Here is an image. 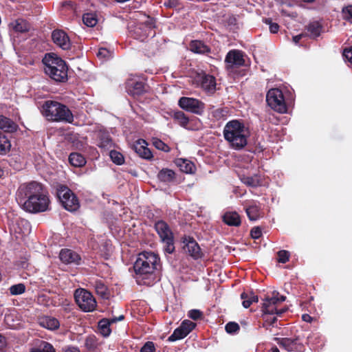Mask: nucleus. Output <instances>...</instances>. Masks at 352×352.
I'll list each match as a JSON object with an SVG mask.
<instances>
[{"mask_svg":"<svg viewBox=\"0 0 352 352\" xmlns=\"http://www.w3.org/2000/svg\"><path fill=\"white\" fill-rule=\"evenodd\" d=\"M60 6L63 10H74L75 9L74 3L72 0H65L61 1Z\"/></svg>","mask_w":352,"mask_h":352,"instance_id":"obj_55","label":"nucleus"},{"mask_svg":"<svg viewBox=\"0 0 352 352\" xmlns=\"http://www.w3.org/2000/svg\"><path fill=\"white\" fill-rule=\"evenodd\" d=\"M274 340L280 347L287 351L302 352L304 350V345L300 336H295V338H275Z\"/></svg>","mask_w":352,"mask_h":352,"instance_id":"obj_15","label":"nucleus"},{"mask_svg":"<svg viewBox=\"0 0 352 352\" xmlns=\"http://www.w3.org/2000/svg\"><path fill=\"white\" fill-rule=\"evenodd\" d=\"M59 258L65 264L79 265L81 261L80 255L69 249H62L59 253Z\"/></svg>","mask_w":352,"mask_h":352,"instance_id":"obj_21","label":"nucleus"},{"mask_svg":"<svg viewBox=\"0 0 352 352\" xmlns=\"http://www.w3.org/2000/svg\"><path fill=\"white\" fill-rule=\"evenodd\" d=\"M74 299L80 309L85 312L93 311L97 306L96 300L92 294L85 289H76Z\"/></svg>","mask_w":352,"mask_h":352,"instance_id":"obj_9","label":"nucleus"},{"mask_svg":"<svg viewBox=\"0 0 352 352\" xmlns=\"http://www.w3.org/2000/svg\"><path fill=\"white\" fill-rule=\"evenodd\" d=\"M177 166L179 167L181 171L185 173H192L195 170V166L193 162L190 160L179 158L175 162Z\"/></svg>","mask_w":352,"mask_h":352,"instance_id":"obj_29","label":"nucleus"},{"mask_svg":"<svg viewBox=\"0 0 352 352\" xmlns=\"http://www.w3.org/2000/svg\"><path fill=\"white\" fill-rule=\"evenodd\" d=\"M18 126L10 118L0 116V129L2 132L10 135L16 131Z\"/></svg>","mask_w":352,"mask_h":352,"instance_id":"obj_23","label":"nucleus"},{"mask_svg":"<svg viewBox=\"0 0 352 352\" xmlns=\"http://www.w3.org/2000/svg\"><path fill=\"white\" fill-rule=\"evenodd\" d=\"M151 34V32L145 30L144 28H142L140 24H137L133 30V36L135 38L144 41L148 36Z\"/></svg>","mask_w":352,"mask_h":352,"instance_id":"obj_37","label":"nucleus"},{"mask_svg":"<svg viewBox=\"0 0 352 352\" xmlns=\"http://www.w3.org/2000/svg\"><path fill=\"white\" fill-rule=\"evenodd\" d=\"M30 352H56V349L52 344L44 340H39L38 344L32 347Z\"/></svg>","mask_w":352,"mask_h":352,"instance_id":"obj_35","label":"nucleus"},{"mask_svg":"<svg viewBox=\"0 0 352 352\" xmlns=\"http://www.w3.org/2000/svg\"><path fill=\"white\" fill-rule=\"evenodd\" d=\"M158 179L164 183H173L176 179V173L169 168H162L157 174Z\"/></svg>","mask_w":352,"mask_h":352,"instance_id":"obj_25","label":"nucleus"},{"mask_svg":"<svg viewBox=\"0 0 352 352\" xmlns=\"http://www.w3.org/2000/svg\"><path fill=\"white\" fill-rule=\"evenodd\" d=\"M223 221L230 226H239L241 223L240 215L236 212H226L223 216Z\"/></svg>","mask_w":352,"mask_h":352,"instance_id":"obj_24","label":"nucleus"},{"mask_svg":"<svg viewBox=\"0 0 352 352\" xmlns=\"http://www.w3.org/2000/svg\"><path fill=\"white\" fill-rule=\"evenodd\" d=\"M265 23L269 25V28L271 33L276 34L278 32L279 25L276 23H273L271 19H265Z\"/></svg>","mask_w":352,"mask_h":352,"instance_id":"obj_53","label":"nucleus"},{"mask_svg":"<svg viewBox=\"0 0 352 352\" xmlns=\"http://www.w3.org/2000/svg\"><path fill=\"white\" fill-rule=\"evenodd\" d=\"M243 206L248 219L250 221H256L261 217V210L259 202L255 200H247Z\"/></svg>","mask_w":352,"mask_h":352,"instance_id":"obj_18","label":"nucleus"},{"mask_svg":"<svg viewBox=\"0 0 352 352\" xmlns=\"http://www.w3.org/2000/svg\"><path fill=\"white\" fill-rule=\"evenodd\" d=\"M52 39L54 43L63 50L71 49L72 43L67 34L63 30L56 29L52 32Z\"/></svg>","mask_w":352,"mask_h":352,"instance_id":"obj_17","label":"nucleus"},{"mask_svg":"<svg viewBox=\"0 0 352 352\" xmlns=\"http://www.w3.org/2000/svg\"><path fill=\"white\" fill-rule=\"evenodd\" d=\"M306 29L311 38H316L318 37L322 30V25L318 21L311 22Z\"/></svg>","mask_w":352,"mask_h":352,"instance_id":"obj_34","label":"nucleus"},{"mask_svg":"<svg viewBox=\"0 0 352 352\" xmlns=\"http://www.w3.org/2000/svg\"><path fill=\"white\" fill-rule=\"evenodd\" d=\"M12 295L22 294L25 292V286L23 283H19L12 285L9 289Z\"/></svg>","mask_w":352,"mask_h":352,"instance_id":"obj_46","label":"nucleus"},{"mask_svg":"<svg viewBox=\"0 0 352 352\" xmlns=\"http://www.w3.org/2000/svg\"><path fill=\"white\" fill-rule=\"evenodd\" d=\"M160 258L152 252H142L139 254L133 269L135 278L138 285H153L160 280Z\"/></svg>","mask_w":352,"mask_h":352,"instance_id":"obj_1","label":"nucleus"},{"mask_svg":"<svg viewBox=\"0 0 352 352\" xmlns=\"http://www.w3.org/2000/svg\"><path fill=\"white\" fill-rule=\"evenodd\" d=\"M32 204L33 206L30 208L27 206H25L23 209L26 212L31 213L45 212L49 210L50 201L48 196L44 192L43 189L41 192L38 193V195L35 197V199L32 200Z\"/></svg>","mask_w":352,"mask_h":352,"instance_id":"obj_13","label":"nucleus"},{"mask_svg":"<svg viewBox=\"0 0 352 352\" xmlns=\"http://www.w3.org/2000/svg\"><path fill=\"white\" fill-rule=\"evenodd\" d=\"M85 346L90 352H95L98 346V342L94 335L87 336L85 341Z\"/></svg>","mask_w":352,"mask_h":352,"instance_id":"obj_38","label":"nucleus"},{"mask_svg":"<svg viewBox=\"0 0 352 352\" xmlns=\"http://www.w3.org/2000/svg\"><path fill=\"white\" fill-rule=\"evenodd\" d=\"M127 93L136 98L143 95L146 91V84L141 81L129 80L126 83Z\"/></svg>","mask_w":352,"mask_h":352,"instance_id":"obj_19","label":"nucleus"},{"mask_svg":"<svg viewBox=\"0 0 352 352\" xmlns=\"http://www.w3.org/2000/svg\"><path fill=\"white\" fill-rule=\"evenodd\" d=\"M224 139L229 143L231 148L241 150L248 144L250 132L243 122L232 120L228 122L223 128Z\"/></svg>","mask_w":352,"mask_h":352,"instance_id":"obj_3","label":"nucleus"},{"mask_svg":"<svg viewBox=\"0 0 352 352\" xmlns=\"http://www.w3.org/2000/svg\"><path fill=\"white\" fill-rule=\"evenodd\" d=\"M228 113V111L226 109L219 108L213 111V116L217 119L222 118L226 113Z\"/></svg>","mask_w":352,"mask_h":352,"instance_id":"obj_56","label":"nucleus"},{"mask_svg":"<svg viewBox=\"0 0 352 352\" xmlns=\"http://www.w3.org/2000/svg\"><path fill=\"white\" fill-rule=\"evenodd\" d=\"M97 146L104 151L109 150L113 147L112 139L107 132L100 131L98 133Z\"/></svg>","mask_w":352,"mask_h":352,"instance_id":"obj_22","label":"nucleus"},{"mask_svg":"<svg viewBox=\"0 0 352 352\" xmlns=\"http://www.w3.org/2000/svg\"><path fill=\"white\" fill-rule=\"evenodd\" d=\"M266 120H269V122H272V123H274V124H277V122H278V120L276 119L274 115H271V114H269L268 115V117L266 118Z\"/></svg>","mask_w":352,"mask_h":352,"instance_id":"obj_63","label":"nucleus"},{"mask_svg":"<svg viewBox=\"0 0 352 352\" xmlns=\"http://www.w3.org/2000/svg\"><path fill=\"white\" fill-rule=\"evenodd\" d=\"M140 27L142 28H144L145 30L153 32V34H155V32L153 31L154 28H155V21L153 18L148 17L147 19L143 22L140 23Z\"/></svg>","mask_w":352,"mask_h":352,"instance_id":"obj_44","label":"nucleus"},{"mask_svg":"<svg viewBox=\"0 0 352 352\" xmlns=\"http://www.w3.org/2000/svg\"><path fill=\"white\" fill-rule=\"evenodd\" d=\"M180 327L188 336L196 327V323L189 320H184Z\"/></svg>","mask_w":352,"mask_h":352,"instance_id":"obj_47","label":"nucleus"},{"mask_svg":"<svg viewBox=\"0 0 352 352\" xmlns=\"http://www.w3.org/2000/svg\"><path fill=\"white\" fill-rule=\"evenodd\" d=\"M178 104L182 109L197 115H201L205 108L204 102L193 98L182 97Z\"/></svg>","mask_w":352,"mask_h":352,"instance_id":"obj_14","label":"nucleus"},{"mask_svg":"<svg viewBox=\"0 0 352 352\" xmlns=\"http://www.w3.org/2000/svg\"><path fill=\"white\" fill-rule=\"evenodd\" d=\"M302 319L303 321L307 322H311L312 321V317H311L309 314H302Z\"/></svg>","mask_w":352,"mask_h":352,"instance_id":"obj_64","label":"nucleus"},{"mask_svg":"<svg viewBox=\"0 0 352 352\" xmlns=\"http://www.w3.org/2000/svg\"><path fill=\"white\" fill-rule=\"evenodd\" d=\"M173 118L182 127L186 128L189 122V118L181 111L174 112Z\"/></svg>","mask_w":352,"mask_h":352,"instance_id":"obj_39","label":"nucleus"},{"mask_svg":"<svg viewBox=\"0 0 352 352\" xmlns=\"http://www.w3.org/2000/svg\"><path fill=\"white\" fill-rule=\"evenodd\" d=\"M226 331L228 333H235L240 329L239 325L235 322H229L225 327Z\"/></svg>","mask_w":352,"mask_h":352,"instance_id":"obj_51","label":"nucleus"},{"mask_svg":"<svg viewBox=\"0 0 352 352\" xmlns=\"http://www.w3.org/2000/svg\"><path fill=\"white\" fill-rule=\"evenodd\" d=\"M97 56L101 58H105L109 56V51L106 48H100L98 53Z\"/></svg>","mask_w":352,"mask_h":352,"instance_id":"obj_59","label":"nucleus"},{"mask_svg":"<svg viewBox=\"0 0 352 352\" xmlns=\"http://www.w3.org/2000/svg\"><path fill=\"white\" fill-rule=\"evenodd\" d=\"M82 21L85 25L92 28L97 24L98 19L96 14L88 12L83 14Z\"/></svg>","mask_w":352,"mask_h":352,"instance_id":"obj_40","label":"nucleus"},{"mask_svg":"<svg viewBox=\"0 0 352 352\" xmlns=\"http://www.w3.org/2000/svg\"><path fill=\"white\" fill-rule=\"evenodd\" d=\"M342 14L344 19L352 23V6L349 5L342 9Z\"/></svg>","mask_w":352,"mask_h":352,"instance_id":"obj_52","label":"nucleus"},{"mask_svg":"<svg viewBox=\"0 0 352 352\" xmlns=\"http://www.w3.org/2000/svg\"><path fill=\"white\" fill-rule=\"evenodd\" d=\"M45 73L56 82H65L68 79V67L64 60L54 53H47L42 60Z\"/></svg>","mask_w":352,"mask_h":352,"instance_id":"obj_4","label":"nucleus"},{"mask_svg":"<svg viewBox=\"0 0 352 352\" xmlns=\"http://www.w3.org/2000/svg\"><path fill=\"white\" fill-rule=\"evenodd\" d=\"M190 50L197 54H207L210 52V48L201 41H192L190 43Z\"/></svg>","mask_w":352,"mask_h":352,"instance_id":"obj_30","label":"nucleus"},{"mask_svg":"<svg viewBox=\"0 0 352 352\" xmlns=\"http://www.w3.org/2000/svg\"><path fill=\"white\" fill-rule=\"evenodd\" d=\"M7 133L0 131V153H6L10 149L11 143Z\"/></svg>","mask_w":352,"mask_h":352,"instance_id":"obj_36","label":"nucleus"},{"mask_svg":"<svg viewBox=\"0 0 352 352\" xmlns=\"http://www.w3.org/2000/svg\"><path fill=\"white\" fill-rule=\"evenodd\" d=\"M266 102L269 107L278 113H285L287 111V106L283 91L278 88L271 89L268 91Z\"/></svg>","mask_w":352,"mask_h":352,"instance_id":"obj_10","label":"nucleus"},{"mask_svg":"<svg viewBox=\"0 0 352 352\" xmlns=\"http://www.w3.org/2000/svg\"><path fill=\"white\" fill-rule=\"evenodd\" d=\"M40 324L42 327L50 330H56L60 327L58 320L52 316H45L41 318Z\"/></svg>","mask_w":352,"mask_h":352,"instance_id":"obj_31","label":"nucleus"},{"mask_svg":"<svg viewBox=\"0 0 352 352\" xmlns=\"http://www.w3.org/2000/svg\"><path fill=\"white\" fill-rule=\"evenodd\" d=\"M164 5L166 8H175L179 6V0H166Z\"/></svg>","mask_w":352,"mask_h":352,"instance_id":"obj_58","label":"nucleus"},{"mask_svg":"<svg viewBox=\"0 0 352 352\" xmlns=\"http://www.w3.org/2000/svg\"><path fill=\"white\" fill-rule=\"evenodd\" d=\"M187 336V334L179 326L175 329L173 333L168 338V342H175L178 340H181Z\"/></svg>","mask_w":352,"mask_h":352,"instance_id":"obj_42","label":"nucleus"},{"mask_svg":"<svg viewBox=\"0 0 352 352\" xmlns=\"http://www.w3.org/2000/svg\"><path fill=\"white\" fill-rule=\"evenodd\" d=\"M250 235L252 238L258 239L262 235L261 230L258 227L253 228L250 231Z\"/></svg>","mask_w":352,"mask_h":352,"instance_id":"obj_57","label":"nucleus"},{"mask_svg":"<svg viewBox=\"0 0 352 352\" xmlns=\"http://www.w3.org/2000/svg\"><path fill=\"white\" fill-rule=\"evenodd\" d=\"M43 115L50 121L72 123L74 116L65 104L54 100H47L42 106Z\"/></svg>","mask_w":352,"mask_h":352,"instance_id":"obj_5","label":"nucleus"},{"mask_svg":"<svg viewBox=\"0 0 352 352\" xmlns=\"http://www.w3.org/2000/svg\"><path fill=\"white\" fill-rule=\"evenodd\" d=\"M182 242L184 244L183 246L184 251L193 259L197 260L204 256L201 248L192 237L185 236L183 238Z\"/></svg>","mask_w":352,"mask_h":352,"instance_id":"obj_16","label":"nucleus"},{"mask_svg":"<svg viewBox=\"0 0 352 352\" xmlns=\"http://www.w3.org/2000/svg\"><path fill=\"white\" fill-rule=\"evenodd\" d=\"M154 228L164 244L165 252L172 254L175 251L174 235L169 225L163 220H157L155 222Z\"/></svg>","mask_w":352,"mask_h":352,"instance_id":"obj_8","label":"nucleus"},{"mask_svg":"<svg viewBox=\"0 0 352 352\" xmlns=\"http://www.w3.org/2000/svg\"><path fill=\"white\" fill-rule=\"evenodd\" d=\"M194 83L201 88L205 92L212 95L217 90L216 78L214 76L207 74L204 71L197 72L194 79Z\"/></svg>","mask_w":352,"mask_h":352,"instance_id":"obj_11","label":"nucleus"},{"mask_svg":"<svg viewBox=\"0 0 352 352\" xmlns=\"http://www.w3.org/2000/svg\"><path fill=\"white\" fill-rule=\"evenodd\" d=\"M63 352H80V351L76 346H67L63 349Z\"/></svg>","mask_w":352,"mask_h":352,"instance_id":"obj_62","label":"nucleus"},{"mask_svg":"<svg viewBox=\"0 0 352 352\" xmlns=\"http://www.w3.org/2000/svg\"><path fill=\"white\" fill-rule=\"evenodd\" d=\"M7 345L6 338L0 334V352H3Z\"/></svg>","mask_w":352,"mask_h":352,"instance_id":"obj_61","label":"nucleus"},{"mask_svg":"<svg viewBox=\"0 0 352 352\" xmlns=\"http://www.w3.org/2000/svg\"><path fill=\"white\" fill-rule=\"evenodd\" d=\"M155 344L153 342L148 341L146 342L143 346L141 348L140 352H155Z\"/></svg>","mask_w":352,"mask_h":352,"instance_id":"obj_54","label":"nucleus"},{"mask_svg":"<svg viewBox=\"0 0 352 352\" xmlns=\"http://www.w3.org/2000/svg\"><path fill=\"white\" fill-rule=\"evenodd\" d=\"M241 179L246 186L254 188L262 186L263 183L261 176L256 174L253 176H243Z\"/></svg>","mask_w":352,"mask_h":352,"instance_id":"obj_32","label":"nucleus"},{"mask_svg":"<svg viewBox=\"0 0 352 352\" xmlns=\"http://www.w3.org/2000/svg\"><path fill=\"white\" fill-rule=\"evenodd\" d=\"M153 145L158 150L168 153L170 148L163 141L158 138H154L153 140Z\"/></svg>","mask_w":352,"mask_h":352,"instance_id":"obj_45","label":"nucleus"},{"mask_svg":"<svg viewBox=\"0 0 352 352\" xmlns=\"http://www.w3.org/2000/svg\"><path fill=\"white\" fill-rule=\"evenodd\" d=\"M10 26L14 32L19 33L28 32L30 29V23L23 19H16L10 23Z\"/></svg>","mask_w":352,"mask_h":352,"instance_id":"obj_28","label":"nucleus"},{"mask_svg":"<svg viewBox=\"0 0 352 352\" xmlns=\"http://www.w3.org/2000/svg\"><path fill=\"white\" fill-rule=\"evenodd\" d=\"M343 56L352 64V46L344 50Z\"/></svg>","mask_w":352,"mask_h":352,"instance_id":"obj_60","label":"nucleus"},{"mask_svg":"<svg viewBox=\"0 0 352 352\" xmlns=\"http://www.w3.org/2000/svg\"><path fill=\"white\" fill-rule=\"evenodd\" d=\"M188 318L194 320H201L204 318V314L199 309H191L188 312Z\"/></svg>","mask_w":352,"mask_h":352,"instance_id":"obj_50","label":"nucleus"},{"mask_svg":"<svg viewBox=\"0 0 352 352\" xmlns=\"http://www.w3.org/2000/svg\"><path fill=\"white\" fill-rule=\"evenodd\" d=\"M277 261L280 263H286L289 260L290 254L287 250H280L277 252Z\"/></svg>","mask_w":352,"mask_h":352,"instance_id":"obj_48","label":"nucleus"},{"mask_svg":"<svg viewBox=\"0 0 352 352\" xmlns=\"http://www.w3.org/2000/svg\"><path fill=\"white\" fill-rule=\"evenodd\" d=\"M241 298L243 300L242 305L245 308H248L253 302L258 301V296L255 295L253 292H243L241 294Z\"/></svg>","mask_w":352,"mask_h":352,"instance_id":"obj_33","label":"nucleus"},{"mask_svg":"<svg viewBox=\"0 0 352 352\" xmlns=\"http://www.w3.org/2000/svg\"><path fill=\"white\" fill-rule=\"evenodd\" d=\"M43 189V186L36 182L22 184L18 188L16 193V201L22 206V208L25 206L30 208L33 206L32 200L35 199V197L38 193H41Z\"/></svg>","mask_w":352,"mask_h":352,"instance_id":"obj_6","label":"nucleus"},{"mask_svg":"<svg viewBox=\"0 0 352 352\" xmlns=\"http://www.w3.org/2000/svg\"><path fill=\"white\" fill-rule=\"evenodd\" d=\"M69 162L74 167L80 168L86 164V159L83 155L80 153L74 152L69 155Z\"/></svg>","mask_w":352,"mask_h":352,"instance_id":"obj_27","label":"nucleus"},{"mask_svg":"<svg viewBox=\"0 0 352 352\" xmlns=\"http://www.w3.org/2000/svg\"><path fill=\"white\" fill-rule=\"evenodd\" d=\"M56 197L60 205L66 210L76 212L80 208V201L76 194L65 185H60L56 188Z\"/></svg>","mask_w":352,"mask_h":352,"instance_id":"obj_7","label":"nucleus"},{"mask_svg":"<svg viewBox=\"0 0 352 352\" xmlns=\"http://www.w3.org/2000/svg\"><path fill=\"white\" fill-rule=\"evenodd\" d=\"M96 291L102 297H105L107 294V288L102 281L96 283Z\"/></svg>","mask_w":352,"mask_h":352,"instance_id":"obj_49","label":"nucleus"},{"mask_svg":"<svg viewBox=\"0 0 352 352\" xmlns=\"http://www.w3.org/2000/svg\"><path fill=\"white\" fill-rule=\"evenodd\" d=\"M112 324L110 319H102L98 322V327L101 333L104 336H108L111 333L110 324Z\"/></svg>","mask_w":352,"mask_h":352,"instance_id":"obj_41","label":"nucleus"},{"mask_svg":"<svg viewBox=\"0 0 352 352\" xmlns=\"http://www.w3.org/2000/svg\"><path fill=\"white\" fill-rule=\"evenodd\" d=\"M307 344L311 345L314 350H318L324 345V342L319 333L312 332L307 337Z\"/></svg>","mask_w":352,"mask_h":352,"instance_id":"obj_26","label":"nucleus"},{"mask_svg":"<svg viewBox=\"0 0 352 352\" xmlns=\"http://www.w3.org/2000/svg\"><path fill=\"white\" fill-rule=\"evenodd\" d=\"M109 156L112 162L117 165H122L124 163L123 155L116 150L110 151Z\"/></svg>","mask_w":352,"mask_h":352,"instance_id":"obj_43","label":"nucleus"},{"mask_svg":"<svg viewBox=\"0 0 352 352\" xmlns=\"http://www.w3.org/2000/svg\"><path fill=\"white\" fill-rule=\"evenodd\" d=\"M147 145L148 144L144 140L138 139L132 145V148L141 158L150 160L153 156Z\"/></svg>","mask_w":352,"mask_h":352,"instance_id":"obj_20","label":"nucleus"},{"mask_svg":"<svg viewBox=\"0 0 352 352\" xmlns=\"http://www.w3.org/2000/svg\"><path fill=\"white\" fill-rule=\"evenodd\" d=\"M224 62L226 71L234 73L236 69L245 65L244 54L240 50H232L227 53Z\"/></svg>","mask_w":352,"mask_h":352,"instance_id":"obj_12","label":"nucleus"},{"mask_svg":"<svg viewBox=\"0 0 352 352\" xmlns=\"http://www.w3.org/2000/svg\"><path fill=\"white\" fill-rule=\"evenodd\" d=\"M286 300V296L280 295L277 291H274L270 295L267 294L263 299L261 307V318L263 320L262 327L269 329L274 327L278 317H281L283 314L287 311L288 307L285 306L279 308L280 303Z\"/></svg>","mask_w":352,"mask_h":352,"instance_id":"obj_2","label":"nucleus"}]
</instances>
